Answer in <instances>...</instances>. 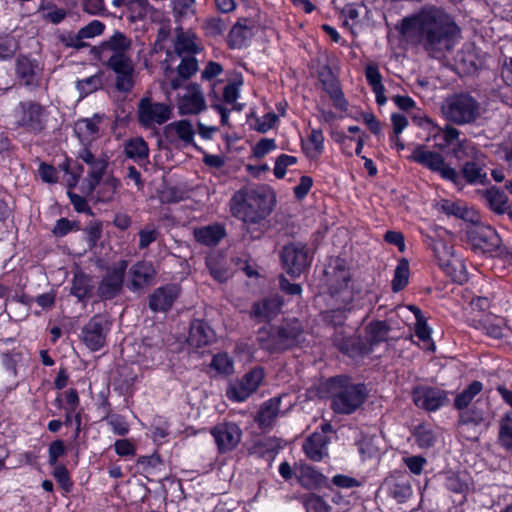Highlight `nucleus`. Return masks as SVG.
Instances as JSON below:
<instances>
[{
    "label": "nucleus",
    "instance_id": "nucleus-1",
    "mask_svg": "<svg viewBox=\"0 0 512 512\" xmlns=\"http://www.w3.org/2000/svg\"><path fill=\"white\" fill-rule=\"evenodd\" d=\"M400 33L435 59L445 57L461 39V28L454 18L436 7L403 18Z\"/></svg>",
    "mask_w": 512,
    "mask_h": 512
},
{
    "label": "nucleus",
    "instance_id": "nucleus-2",
    "mask_svg": "<svg viewBox=\"0 0 512 512\" xmlns=\"http://www.w3.org/2000/svg\"><path fill=\"white\" fill-rule=\"evenodd\" d=\"M272 211V195L264 188L237 191L231 200L232 214L245 223H259Z\"/></svg>",
    "mask_w": 512,
    "mask_h": 512
},
{
    "label": "nucleus",
    "instance_id": "nucleus-3",
    "mask_svg": "<svg viewBox=\"0 0 512 512\" xmlns=\"http://www.w3.org/2000/svg\"><path fill=\"white\" fill-rule=\"evenodd\" d=\"M304 339L303 325L296 318L277 327L264 326L257 333L259 346L270 353L282 352L299 346Z\"/></svg>",
    "mask_w": 512,
    "mask_h": 512
},
{
    "label": "nucleus",
    "instance_id": "nucleus-4",
    "mask_svg": "<svg viewBox=\"0 0 512 512\" xmlns=\"http://www.w3.org/2000/svg\"><path fill=\"white\" fill-rule=\"evenodd\" d=\"M330 393L333 411L344 415L355 412L367 397V391L363 384H355L344 375L331 379Z\"/></svg>",
    "mask_w": 512,
    "mask_h": 512
},
{
    "label": "nucleus",
    "instance_id": "nucleus-5",
    "mask_svg": "<svg viewBox=\"0 0 512 512\" xmlns=\"http://www.w3.org/2000/svg\"><path fill=\"white\" fill-rule=\"evenodd\" d=\"M472 224L473 226L466 231V237L475 253L512 260V249L502 245V240L495 229L478 222Z\"/></svg>",
    "mask_w": 512,
    "mask_h": 512
},
{
    "label": "nucleus",
    "instance_id": "nucleus-6",
    "mask_svg": "<svg viewBox=\"0 0 512 512\" xmlns=\"http://www.w3.org/2000/svg\"><path fill=\"white\" fill-rule=\"evenodd\" d=\"M445 118L458 125L474 122L480 116V104L467 93L455 94L442 106Z\"/></svg>",
    "mask_w": 512,
    "mask_h": 512
},
{
    "label": "nucleus",
    "instance_id": "nucleus-7",
    "mask_svg": "<svg viewBox=\"0 0 512 512\" xmlns=\"http://www.w3.org/2000/svg\"><path fill=\"white\" fill-rule=\"evenodd\" d=\"M414 161L433 172H437L440 176L451 181L455 186L462 185V178L453 167L446 164L444 157L435 151H430L424 145H418L409 156Z\"/></svg>",
    "mask_w": 512,
    "mask_h": 512
},
{
    "label": "nucleus",
    "instance_id": "nucleus-8",
    "mask_svg": "<svg viewBox=\"0 0 512 512\" xmlns=\"http://www.w3.org/2000/svg\"><path fill=\"white\" fill-rule=\"evenodd\" d=\"M439 266L457 282L467 280L463 261L454 254L453 246L442 239H431L429 243Z\"/></svg>",
    "mask_w": 512,
    "mask_h": 512
},
{
    "label": "nucleus",
    "instance_id": "nucleus-9",
    "mask_svg": "<svg viewBox=\"0 0 512 512\" xmlns=\"http://www.w3.org/2000/svg\"><path fill=\"white\" fill-rule=\"evenodd\" d=\"M326 285L332 298L347 306L353 300V293L349 289L350 272L343 261L337 259L326 270Z\"/></svg>",
    "mask_w": 512,
    "mask_h": 512
},
{
    "label": "nucleus",
    "instance_id": "nucleus-10",
    "mask_svg": "<svg viewBox=\"0 0 512 512\" xmlns=\"http://www.w3.org/2000/svg\"><path fill=\"white\" fill-rule=\"evenodd\" d=\"M45 109L35 101L20 102L14 109L15 124L26 132L39 134L46 125Z\"/></svg>",
    "mask_w": 512,
    "mask_h": 512
},
{
    "label": "nucleus",
    "instance_id": "nucleus-11",
    "mask_svg": "<svg viewBox=\"0 0 512 512\" xmlns=\"http://www.w3.org/2000/svg\"><path fill=\"white\" fill-rule=\"evenodd\" d=\"M285 271L291 277H299L311 263L307 245L301 242L285 245L280 252Z\"/></svg>",
    "mask_w": 512,
    "mask_h": 512
},
{
    "label": "nucleus",
    "instance_id": "nucleus-12",
    "mask_svg": "<svg viewBox=\"0 0 512 512\" xmlns=\"http://www.w3.org/2000/svg\"><path fill=\"white\" fill-rule=\"evenodd\" d=\"M111 323L104 315H94L81 331V340L91 351H98L106 345Z\"/></svg>",
    "mask_w": 512,
    "mask_h": 512
},
{
    "label": "nucleus",
    "instance_id": "nucleus-13",
    "mask_svg": "<svg viewBox=\"0 0 512 512\" xmlns=\"http://www.w3.org/2000/svg\"><path fill=\"white\" fill-rule=\"evenodd\" d=\"M127 267L128 262L120 260L107 269L97 288V293L101 299L111 300L122 292L124 283H126Z\"/></svg>",
    "mask_w": 512,
    "mask_h": 512
},
{
    "label": "nucleus",
    "instance_id": "nucleus-14",
    "mask_svg": "<svg viewBox=\"0 0 512 512\" xmlns=\"http://www.w3.org/2000/svg\"><path fill=\"white\" fill-rule=\"evenodd\" d=\"M172 117V107L165 103L143 98L138 104V121L141 126L151 128L162 125Z\"/></svg>",
    "mask_w": 512,
    "mask_h": 512
},
{
    "label": "nucleus",
    "instance_id": "nucleus-15",
    "mask_svg": "<svg viewBox=\"0 0 512 512\" xmlns=\"http://www.w3.org/2000/svg\"><path fill=\"white\" fill-rule=\"evenodd\" d=\"M156 274L150 261H138L128 270L126 288L132 293L142 294L154 283Z\"/></svg>",
    "mask_w": 512,
    "mask_h": 512
},
{
    "label": "nucleus",
    "instance_id": "nucleus-16",
    "mask_svg": "<svg viewBox=\"0 0 512 512\" xmlns=\"http://www.w3.org/2000/svg\"><path fill=\"white\" fill-rule=\"evenodd\" d=\"M263 378V369L254 368L246 373L240 380L231 383L226 394L228 398L233 401L243 402L258 389Z\"/></svg>",
    "mask_w": 512,
    "mask_h": 512
},
{
    "label": "nucleus",
    "instance_id": "nucleus-17",
    "mask_svg": "<svg viewBox=\"0 0 512 512\" xmlns=\"http://www.w3.org/2000/svg\"><path fill=\"white\" fill-rule=\"evenodd\" d=\"M77 157L89 166V188L90 190H94L101 182L107 169V157L104 154L96 156L88 146H82L77 153Z\"/></svg>",
    "mask_w": 512,
    "mask_h": 512
},
{
    "label": "nucleus",
    "instance_id": "nucleus-18",
    "mask_svg": "<svg viewBox=\"0 0 512 512\" xmlns=\"http://www.w3.org/2000/svg\"><path fill=\"white\" fill-rule=\"evenodd\" d=\"M412 399L417 407L427 411H436L448 402L445 391L428 386L414 388Z\"/></svg>",
    "mask_w": 512,
    "mask_h": 512
},
{
    "label": "nucleus",
    "instance_id": "nucleus-19",
    "mask_svg": "<svg viewBox=\"0 0 512 512\" xmlns=\"http://www.w3.org/2000/svg\"><path fill=\"white\" fill-rule=\"evenodd\" d=\"M15 72L21 85L32 88L40 85L41 68L36 59L19 55L15 60Z\"/></svg>",
    "mask_w": 512,
    "mask_h": 512
},
{
    "label": "nucleus",
    "instance_id": "nucleus-20",
    "mask_svg": "<svg viewBox=\"0 0 512 512\" xmlns=\"http://www.w3.org/2000/svg\"><path fill=\"white\" fill-rule=\"evenodd\" d=\"M485 159L486 156L482 154L476 156L474 159L465 161L461 168V173H459L462 178V185L457 186L459 189H462L465 183L470 185H485L488 183L487 172L484 169L486 164Z\"/></svg>",
    "mask_w": 512,
    "mask_h": 512
},
{
    "label": "nucleus",
    "instance_id": "nucleus-21",
    "mask_svg": "<svg viewBox=\"0 0 512 512\" xmlns=\"http://www.w3.org/2000/svg\"><path fill=\"white\" fill-rule=\"evenodd\" d=\"M181 289L177 284L158 287L149 296V308L153 312H167L179 297Z\"/></svg>",
    "mask_w": 512,
    "mask_h": 512
},
{
    "label": "nucleus",
    "instance_id": "nucleus-22",
    "mask_svg": "<svg viewBox=\"0 0 512 512\" xmlns=\"http://www.w3.org/2000/svg\"><path fill=\"white\" fill-rule=\"evenodd\" d=\"M206 107L204 96L199 85L190 84L179 99L178 110L180 115L198 114Z\"/></svg>",
    "mask_w": 512,
    "mask_h": 512
},
{
    "label": "nucleus",
    "instance_id": "nucleus-23",
    "mask_svg": "<svg viewBox=\"0 0 512 512\" xmlns=\"http://www.w3.org/2000/svg\"><path fill=\"white\" fill-rule=\"evenodd\" d=\"M502 398L511 406V410L506 412L499 420L498 441L500 445L509 450L512 449V391L504 386L497 387Z\"/></svg>",
    "mask_w": 512,
    "mask_h": 512
},
{
    "label": "nucleus",
    "instance_id": "nucleus-24",
    "mask_svg": "<svg viewBox=\"0 0 512 512\" xmlns=\"http://www.w3.org/2000/svg\"><path fill=\"white\" fill-rule=\"evenodd\" d=\"M194 129L188 120L172 122L164 127L165 139L170 144L182 142L184 145L193 143Z\"/></svg>",
    "mask_w": 512,
    "mask_h": 512
},
{
    "label": "nucleus",
    "instance_id": "nucleus-25",
    "mask_svg": "<svg viewBox=\"0 0 512 512\" xmlns=\"http://www.w3.org/2000/svg\"><path fill=\"white\" fill-rule=\"evenodd\" d=\"M102 119V115L95 114L91 118L80 119L75 123L74 131L82 146L90 147V143L99 137V124Z\"/></svg>",
    "mask_w": 512,
    "mask_h": 512
},
{
    "label": "nucleus",
    "instance_id": "nucleus-26",
    "mask_svg": "<svg viewBox=\"0 0 512 512\" xmlns=\"http://www.w3.org/2000/svg\"><path fill=\"white\" fill-rule=\"evenodd\" d=\"M175 32L176 40L174 48L179 56L195 55L202 50V44L193 31H184L181 26H178Z\"/></svg>",
    "mask_w": 512,
    "mask_h": 512
},
{
    "label": "nucleus",
    "instance_id": "nucleus-27",
    "mask_svg": "<svg viewBox=\"0 0 512 512\" xmlns=\"http://www.w3.org/2000/svg\"><path fill=\"white\" fill-rule=\"evenodd\" d=\"M282 306L283 300L281 297L274 295L255 303L251 315L259 321H270L279 314Z\"/></svg>",
    "mask_w": 512,
    "mask_h": 512
},
{
    "label": "nucleus",
    "instance_id": "nucleus-28",
    "mask_svg": "<svg viewBox=\"0 0 512 512\" xmlns=\"http://www.w3.org/2000/svg\"><path fill=\"white\" fill-rule=\"evenodd\" d=\"M215 339L213 329L202 320H194L190 324L188 344L195 348L210 344Z\"/></svg>",
    "mask_w": 512,
    "mask_h": 512
},
{
    "label": "nucleus",
    "instance_id": "nucleus-29",
    "mask_svg": "<svg viewBox=\"0 0 512 512\" xmlns=\"http://www.w3.org/2000/svg\"><path fill=\"white\" fill-rule=\"evenodd\" d=\"M131 47V40L123 33L116 31L98 48L99 58L110 57L113 54H126Z\"/></svg>",
    "mask_w": 512,
    "mask_h": 512
},
{
    "label": "nucleus",
    "instance_id": "nucleus-30",
    "mask_svg": "<svg viewBox=\"0 0 512 512\" xmlns=\"http://www.w3.org/2000/svg\"><path fill=\"white\" fill-rule=\"evenodd\" d=\"M281 401L282 396H276L261 404L260 409L255 417V421L258 423L260 428H271L274 425L276 418L281 413Z\"/></svg>",
    "mask_w": 512,
    "mask_h": 512
},
{
    "label": "nucleus",
    "instance_id": "nucleus-31",
    "mask_svg": "<svg viewBox=\"0 0 512 512\" xmlns=\"http://www.w3.org/2000/svg\"><path fill=\"white\" fill-rule=\"evenodd\" d=\"M328 443L329 439L326 435L315 432L304 442L303 450L309 459L320 461L328 455Z\"/></svg>",
    "mask_w": 512,
    "mask_h": 512
},
{
    "label": "nucleus",
    "instance_id": "nucleus-32",
    "mask_svg": "<svg viewBox=\"0 0 512 512\" xmlns=\"http://www.w3.org/2000/svg\"><path fill=\"white\" fill-rule=\"evenodd\" d=\"M193 236L198 243L214 247L224 237V227L220 224L197 227L193 230Z\"/></svg>",
    "mask_w": 512,
    "mask_h": 512
},
{
    "label": "nucleus",
    "instance_id": "nucleus-33",
    "mask_svg": "<svg viewBox=\"0 0 512 512\" xmlns=\"http://www.w3.org/2000/svg\"><path fill=\"white\" fill-rule=\"evenodd\" d=\"M388 494L397 502L403 503L412 495V487L409 477L398 476L386 480Z\"/></svg>",
    "mask_w": 512,
    "mask_h": 512
},
{
    "label": "nucleus",
    "instance_id": "nucleus-34",
    "mask_svg": "<svg viewBox=\"0 0 512 512\" xmlns=\"http://www.w3.org/2000/svg\"><path fill=\"white\" fill-rule=\"evenodd\" d=\"M252 26L249 20L244 18L238 21L229 32V47L232 49H240L245 47L252 37Z\"/></svg>",
    "mask_w": 512,
    "mask_h": 512
},
{
    "label": "nucleus",
    "instance_id": "nucleus-35",
    "mask_svg": "<svg viewBox=\"0 0 512 512\" xmlns=\"http://www.w3.org/2000/svg\"><path fill=\"white\" fill-rule=\"evenodd\" d=\"M439 209L447 215H452L471 223H477L479 221L478 214L461 202L442 200L439 203Z\"/></svg>",
    "mask_w": 512,
    "mask_h": 512
},
{
    "label": "nucleus",
    "instance_id": "nucleus-36",
    "mask_svg": "<svg viewBox=\"0 0 512 512\" xmlns=\"http://www.w3.org/2000/svg\"><path fill=\"white\" fill-rule=\"evenodd\" d=\"M483 197L485 199L488 207L496 214L503 215L505 213H509L510 206L508 204V198L506 194L500 191L496 187H491L483 192Z\"/></svg>",
    "mask_w": 512,
    "mask_h": 512
},
{
    "label": "nucleus",
    "instance_id": "nucleus-37",
    "mask_svg": "<svg viewBox=\"0 0 512 512\" xmlns=\"http://www.w3.org/2000/svg\"><path fill=\"white\" fill-rule=\"evenodd\" d=\"M332 341L335 347L350 357H354L361 353L359 339L347 336L343 331H336L333 335Z\"/></svg>",
    "mask_w": 512,
    "mask_h": 512
},
{
    "label": "nucleus",
    "instance_id": "nucleus-38",
    "mask_svg": "<svg viewBox=\"0 0 512 512\" xmlns=\"http://www.w3.org/2000/svg\"><path fill=\"white\" fill-rule=\"evenodd\" d=\"M124 153L126 157L136 162H142L149 156V147L142 137H135L125 141Z\"/></svg>",
    "mask_w": 512,
    "mask_h": 512
},
{
    "label": "nucleus",
    "instance_id": "nucleus-39",
    "mask_svg": "<svg viewBox=\"0 0 512 512\" xmlns=\"http://www.w3.org/2000/svg\"><path fill=\"white\" fill-rule=\"evenodd\" d=\"M302 149L310 159L318 158L324 150V135L321 129H313L306 141H302Z\"/></svg>",
    "mask_w": 512,
    "mask_h": 512
},
{
    "label": "nucleus",
    "instance_id": "nucleus-40",
    "mask_svg": "<svg viewBox=\"0 0 512 512\" xmlns=\"http://www.w3.org/2000/svg\"><path fill=\"white\" fill-rule=\"evenodd\" d=\"M93 284L92 279L84 274L77 273L74 275L71 294L78 298L79 301H84L92 292Z\"/></svg>",
    "mask_w": 512,
    "mask_h": 512
},
{
    "label": "nucleus",
    "instance_id": "nucleus-41",
    "mask_svg": "<svg viewBox=\"0 0 512 512\" xmlns=\"http://www.w3.org/2000/svg\"><path fill=\"white\" fill-rule=\"evenodd\" d=\"M108 68L113 70L115 74H123L124 72H133V64L127 54H113L110 57L99 58Z\"/></svg>",
    "mask_w": 512,
    "mask_h": 512
},
{
    "label": "nucleus",
    "instance_id": "nucleus-42",
    "mask_svg": "<svg viewBox=\"0 0 512 512\" xmlns=\"http://www.w3.org/2000/svg\"><path fill=\"white\" fill-rule=\"evenodd\" d=\"M391 327L386 321L371 322L367 327V340L371 345H377L387 340Z\"/></svg>",
    "mask_w": 512,
    "mask_h": 512
},
{
    "label": "nucleus",
    "instance_id": "nucleus-43",
    "mask_svg": "<svg viewBox=\"0 0 512 512\" xmlns=\"http://www.w3.org/2000/svg\"><path fill=\"white\" fill-rule=\"evenodd\" d=\"M452 154L458 160H470L474 159L476 156H480L483 153L480 152L475 145L467 140L460 139L452 148Z\"/></svg>",
    "mask_w": 512,
    "mask_h": 512
},
{
    "label": "nucleus",
    "instance_id": "nucleus-44",
    "mask_svg": "<svg viewBox=\"0 0 512 512\" xmlns=\"http://www.w3.org/2000/svg\"><path fill=\"white\" fill-rule=\"evenodd\" d=\"M445 486L454 493H465L469 488V477L465 473L447 472Z\"/></svg>",
    "mask_w": 512,
    "mask_h": 512
},
{
    "label": "nucleus",
    "instance_id": "nucleus-45",
    "mask_svg": "<svg viewBox=\"0 0 512 512\" xmlns=\"http://www.w3.org/2000/svg\"><path fill=\"white\" fill-rule=\"evenodd\" d=\"M483 388V385L479 381H473L466 389L459 393L454 400V406L458 410L467 408L472 402L474 397L478 395Z\"/></svg>",
    "mask_w": 512,
    "mask_h": 512
},
{
    "label": "nucleus",
    "instance_id": "nucleus-46",
    "mask_svg": "<svg viewBox=\"0 0 512 512\" xmlns=\"http://www.w3.org/2000/svg\"><path fill=\"white\" fill-rule=\"evenodd\" d=\"M206 266L216 281L224 282V256L220 252H210L206 258Z\"/></svg>",
    "mask_w": 512,
    "mask_h": 512
},
{
    "label": "nucleus",
    "instance_id": "nucleus-47",
    "mask_svg": "<svg viewBox=\"0 0 512 512\" xmlns=\"http://www.w3.org/2000/svg\"><path fill=\"white\" fill-rule=\"evenodd\" d=\"M409 262L406 259H401L396 266L394 277L392 280V290L399 292L406 287L409 280Z\"/></svg>",
    "mask_w": 512,
    "mask_h": 512
},
{
    "label": "nucleus",
    "instance_id": "nucleus-48",
    "mask_svg": "<svg viewBox=\"0 0 512 512\" xmlns=\"http://www.w3.org/2000/svg\"><path fill=\"white\" fill-rule=\"evenodd\" d=\"M102 78L103 73L99 72L82 80H78L76 87L81 96H87L100 89L103 85Z\"/></svg>",
    "mask_w": 512,
    "mask_h": 512
},
{
    "label": "nucleus",
    "instance_id": "nucleus-49",
    "mask_svg": "<svg viewBox=\"0 0 512 512\" xmlns=\"http://www.w3.org/2000/svg\"><path fill=\"white\" fill-rule=\"evenodd\" d=\"M485 403H482L480 400H477L475 403V406L471 411H466L461 414L460 422L462 424H481L486 420V412L483 409V405Z\"/></svg>",
    "mask_w": 512,
    "mask_h": 512
},
{
    "label": "nucleus",
    "instance_id": "nucleus-50",
    "mask_svg": "<svg viewBox=\"0 0 512 512\" xmlns=\"http://www.w3.org/2000/svg\"><path fill=\"white\" fill-rule=\"evenodd\" d=\"M194 0H173V13L177 21L194 16Z\"/></svg>",
    "mask_w": 512,
    "mask_h": 512
},
{
    "label": "nucleus",
    "instance_id": "nucleus-51",
    "mask_svg": "<svg viewBox=\"0 0 512 512\" xmlns=\"http://www.w3.org/2000/svg\"><path fill=\"white\" fill-rule=\"evenodd\" d=\"M18 42L10 34H0V60H7L14 56L18 50Z\"/></svg>",
    "mask_w": 512,
    "mask_h": 512
},
{
    "label": "nucleus",
    "instance_id": "nucleus-52",
    "mask_svg": "<svg viewBox=\"0 0 512 512\" xmlns=\"http://www.w3.org/2000/svg\"><path fill=\"white\" fill-rule=\"evenodd\" d=\"M242 83V77L235 76V78L226 85V105L231 104L232 108L237 111H240L243 108V104L236 102L239 96L238 90Z\"/></svg>",
    "mask_w": 512,
    "mask_h": 512
},
{
    "label": "nucleus",
    "instance_id": "nucleus-53",
    "mask_svg": "<svg viewBox=\"0 0 512 512\" xmlns=\"http://www.w3.org/2000/svg\"><path fill=\"white\" fill-rule=\"evenodd\" d=\"M416 443L421 448H429L436 442V435L428 426L420 425L416 428L414 433Z\"/></svg>",
    "mask_w": 512,
    "mask_h": 512
},
{
    "label": "nucleus",
    "instance_id": "nucleus-54",
    "mask_svg": "<svg viewBox=\"0 0 512 512\" xmlns=\"http://www.w3.org/2000/svg\"><path fill=\"white\" fill-rule=\"evenodd\" d=\"M182 60L177 67L178 74L183 79L190 78L198 70V62L194 55H183Z\"/></svg>",
    "mask_w": 512,
    "mask_h": 512
},
{
    "label": "nucleus",
    "instance_id": "nucleus-55",
    "mask_svg": "<svg viewBox=\"0 0 512 512\" xmlns=\"http://www.w3.org/2000/svg\"><path fill=\"white\" fill-rule=\"evenodd\" d=\"M80 230L79 222L70 221L67 218H60L56 221L52 233L56 237H64L71 231Z\"/></svg>",
    "mask_w": 512,
    "mask_h": 512
},
{
    "label": "nucleus",
    "instance_id": "nucleus-56",
    "mask_svg": "<svg viewBox=\"0 0 512 512\" xmlns=\"http://www.w3.org/2000/svg\"><path fill=\"white\" fill-rule=\"evenodd\" d=\"M105 420L115 434L124 436L129 432V425L123 416L119 414H111L108 415Z\"/></svg>",
    "mask_w": 512,
    "mask_h": 512
},
{
    "label": "nucleus",
    "instance_id": "nucleus-57",
    "mask_svg": "<svg viewBox=\"0 0 512 512\" xmlns=\"http://www.w3.org/2000/svg\"><path fill=\"white\" fill-rule=\"evenodd\" d=\"M304 505L307 512H329V506L321 497L315 494L306 495L304 497Z\"/></svg>",
    "mask_w": 512,
    "mask_h": 512
},
{
    "label": "nucleus",
    "instance_id": "nucleus-58",
    "mask_svg": "<svg viewBox=\"0 0 512 512\" xmlns=\"http://www.w3.org/2000/svg\"><path fill=\"white\" fill-rule=\"evenodd\" d=\"M160 232L155 227L146 226L139 231V249L147 248L151 243L157 240Z\"/></svg>",
    "mask_w": 512,
    "mask_h": 512
},
{
    "label": "nucleus",
    "instance_id": "nucleus-59",
    "mask_svg": "<svg viewBox=\"0 0 512 512\" xmlns=\"http://www.w3.org/2000/svg\"><path fill=\"white\" fill-rule=\"evenodd\" d=\"M20 360H21V354L19 352H15V351L4 353L1 356L2 365L5 367V369L8 371V373L13 377H16V375H17V365Z\"/></svg>",
    "mask_w": 512,
    "mask_h": 512
},
{
    "label": "nucleus",
    "instance_id": "nucleus-60",
    "mask_svg": "<svg viewBox=\"0 0 512 512\" xmlns=\"http://www.w3.org/2000/svg\"><path fill=\"white\" fill-rule=\"evenodd\" d=\"M297 162V158L294 156L281 154L275 162L274 175L276 178L281 179L286 174V169Z\"/></svg>",
    "mask_w": 512,
    "mask_h": 512
},
{
    "label": "nucleus",
    "instance_id": "nucleus-61",
    "mask_svg": "<svg viewBox=\"0 0 512 512\" xmlns=\"http://www.w3.org/2000/svg\"><path fill=\"white\" fill-rule=\"evenodd\" d=\"M365 76L368 84L372 87V90H381L382 87H384L382 84V76L376 65H367L365 68Z\"/></svg>",
    "mask_w": 512,
    "mask_h": 512
},
{
    "label": "nucleus",
    "instance_id": "nucleus-62",
    "mask_svg": "<svg viewBox=\"0 0 512 512\" xmlns=\"http://www.w3.org/2000/svg\"><path fill=\"white\" fill-rule=\"evenodd\" d=\"M242 432L236 424L226 423V450L233 449L240 442Z\"/></svg>",
    "mask_w": 512,
    "mask_h": 512
},
{
    "label": "nucleus",
    "instance_id": "nucleus-63",
    "mask_svg": "<svg viewBox=\"0 0 512 512\" xmlns=\"http://www.w3.org/2000/svg\"><path fill=\"white\" fill-rule=\"evenodd\" d=\"M104 28V23L99 20H93L79 30L80 36H82L84 39L93 38L102 34Z\"/></svg>",
    "mask_w": 512,
    "mask_h": 512
},
{
    "label": "nucleus",
    "instance_id": "nucleus-64",
    "mask_svg": "<svg viewBox=\"0 0 512 512\" xmlns=\"http://www.w3.org/2000/svg\"><path fill=\"white\" fill-rule=\"evenodd\" d=\"M278 120V117L275 113L270 112L266 113L263 117L258 118L254 124V128L256 131L260 133H266L269 131Z\"/></svg>",
    "mask_w": 512,
    "mask_h": 512
}]
</instances>
